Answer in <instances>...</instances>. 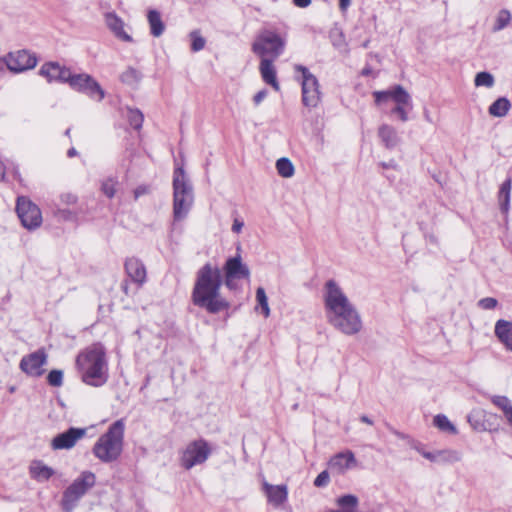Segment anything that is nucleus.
I'll return each mask as SVG.
<instances>
[{
    "label": "nucleus",
    "mask_w": 512,
    "mask_h": 512,
    "mask_svg": "<svg viewBox=\"0 0 512 512\" xmlns=\"http://www.w3.org/2000/svg\"><path fill=\"white\" fill-rule=\"evenodd\" d=\"M76 367L87 385L100 387L108 380L105 350L99 343L92 344L77 355Z\"/></svg>",
    "instance_id": "nucleus-3"
},
{
    "label": "nucleus",
    "mask_w": 512,
    "mask_h": 512,
    "mask_svg": "<svg viewBox=\"0 0 512 512\" xmlns=\"http://www.w3.org/2000/svg\"><path fill=\"white\" fill-rule=\"evenodd\" d=\"M272 59L263 58L259 65V71L263 81L270 85L275 91L280 90V84L277 80L276 68Z\"/></svg>",
    "instance_id": "nucleus-21"
},
{
    "label": "nucleus",
    "mask_w": 512,
    "mask_h": 512,
    "mask_svg": "<svg viewBox=\"0 0 512 512\" xmlns=\"http://www.w3.org/2000/svg\"><path fill=\"white\" fill-rule=\"evenodd\" d=\"M212 453L209 443L204 439L193 440L180 453V465L190 470L206 462Z\"/></svg>",
    "instance_id": "nucleus-9"
},
{
    "label": "nucleus",
    "mask_w": 512,
    "mask_h": 512,
    "mask_svg": "<svg viewBox=\"0 0 512 512\" xmlns=\"http://www.w3.org/2000/svg\"><path fill=\"white\" fill-rule=\"evenodd\" d=\"M117 180L109 178L102 183V192L108 197L113 198L116 193Z\"/></svg>",
    "instance_id": "nucleus-40"
},
{
    "label": "nucleus",
    "mask_w": 512,
    "mask_h": 512,
    "mask_svg": "<svg viewBox=\"0 0 512 512\" xmlns=\"http://www.w3.org/2000/svg\"><path fill=\"white\" fill-rule=\"evenodd\" d=\"M510 108V101L506 97H500L490 105L489 114L494 117H504Z\"/></svg>",
    "instance_id": "nucleus-28"
},
{
    "label": "nucleus",
    "mask_w": 512,
    "mask_h": 512,
    "mask_svg": "<svg viewBox=\"0 0 512 512\" xmlns=\"http://www.w3.org/2000/svg\"><path fill=\"white\" fill-rule=\"evenodd\" d=\"M256 299L262 309L263 315L267 318L270 315V308L268 305V298L265 290L262 287H258L256 290Z\"/></svg>",
    "instance_id": "nucleus-36"
},
{
    "label": "nucleus",
    "mask_w": 512,
    "mask_h": 512,
    "mask_svg": "<svg viewBox=\"0 0 512 512\" xmlns=\"http://www.w3.org/2000/svg\"><path fill=\"white\" fill-rule=\"evenodd\" d=\"M423 115H424V118H425L426 121H428L429 123H432V118H431L430 113H429L428 110H424Z\"/></svg>",
    "instance_id": "nucleus-53"
},
{
    "label": "nucleus",
    "mask_w": 512,
    "mask_h": 512,
    "mask_svg": "<svg viewBox=\"0 0 512 512\" xmlns=\"http://www.w3.org/2000/svg\"><path fill=\"white\" fill-rule=\"evenodd\" d=\"M510 22H511V13L506 9L500 10L497 15L496 22L493 26V31L497 32V31L504 29L505 27H507L510 24Z\"/></svg>",
    "instance_id": "nucleus-33"
},
{
    "label": "nucleus",
    "mask_w": 512,
    "mask_h": 512,
    "mask_svg": "<svg viewBox=\"0 0 512 512\" xmlns=\"http://www.w3.org/2000/svg\"><path fill=\"white\" fill-rule=\"evenodd\" d=\"M86 428L70 427L63 433L56 435L51 441V448L53 450H69L73 448L76 443L86 436Z\"/></svg>",
    "instance_id": "nucleus-13"
},
{
    "label": "nucleus",
    "mask_w": 512,
    "mask_h": 512,
    "mask_svg": "<svg viewBox=\"0 0 512 512\" xmlns=\"http://www.w3.org/2000/svg\"><path fill=\"white\" fill-rule=\"evenodd\" d=\"M474 83L477 87H492L494 84V77L489 72H479L475 76Z\"/></svg>",
    "instance_id": "nucleus-37"
},
{
    "label": "nucleus",
    "mask_w": 512,
    "mask_h": 512,
    "mask_svg": "<svg viewBox=\"0 0 512 512\" xmlns=\"http://www.w3.org/2000/svg\"><path fill=\"white\" fill-rule=\"evenodd\" d=\"M67 83L70 87L78 92L87 94L89 97L102 101L105 97V92L100 84L88 74H70Z\"/></svg>",
    "instance_id": "nucleus-11"
},
{
    "label": "nucleus",
    "mask_w": 512,
    "mask_h": 512,
    "mask_svg": "<svg viewBox=\"0 0 512 512\" xmlns=\"http://www.w3.org/2000/svg\"><path fill=\"white\" fill-rule=\"evenodd\" d=\"M511 186H512L511 179L505 180L502 183L499 193H498L499 205H500V209L503 213H507L509 211Z\"/></svg>",
    "instance_id": "nucleus-27"
},
{
    "label": "nucleus",
    "mask_w": 512,
    "mask_h": 512,
    "mask_svg": "<svg viewBox=\"0 0 512 512\" xmlns=\"http://www.w3.org/2000/svg\"><path fill=\"white\" fill-rule=\"evenodd\" d=\"M223 283L220 268L206 263L196 273L191 299L195 306L210 314H217L230 307V303L221 296Z\"/></svg>",
    "instance_id": "nucleus-1"
},
{
    "label": "nucleus",
    "mask_w": 512,
    "mask_h": 512,
    "mask_svg": "<svg viewBox=\"0 0 512 512\" xmlns=\"http://www.w3.org/2000/svg\"><path fill=\"white\" fill-rule=\"evenodd\" d=\"M294 69L302 74L301 87L303 105L308 108L317 107L321 101L318 79L303 65H295Z\"/></svg>",
    "instance_id": "nucleus-10"
},
{
    "label": "nucleus",
    "mask_w": 512,
    "mask_h": 512,
    "mask_svg": "<svg viewBox=\"0 0 512 512\" xmlns=\"http://www.w3.org/2000/svg\"><path fill=\"white\" fill-rule=\"evenodd\" d=\"M329 468L338 474H343L348 469L357 465V460L352 451L339 452L329 460Z\"/></svg>",
    "instance_id": "nucleus-17"
},
{
    "label": "nucleus",
    "mask_w": 512,
    "mask_h": 512,
    "mask_svg": "<svg viewBox=\"0 0 512 512\" xmlns=\"http://www.w3.org/2000/svg\"><path fill=\"white\" fill-rule=\"evenodd\" d=\"M312 0H293L295 6L300 8H306L311 4Z\"/></svg>",
    "instance_id": "nucleus-47"
},
{
    "label": "nucleus",
    "mask_w": 512,
    "mask_h": 512,
    "mask_svg": "<svg viewBox=\"0 0 512 512\" xmlns=\"http://www.w3.org/2000/svg\"><path fill=\"white\" fill-rule=\"evenodd\" d=\"M148 191H149L148 187H146V186H138L134 190V197H135V199L139 198L141 195H144V194L148 193Z\"/></svg>",
    "instance_id": "nucleus-45"
},
{
    "label": "nucleus",
    "mask_w": 512,
    "mask_h": 512,
    "mask_svg": "<svg viewBox=\"0 0 512 512\" xmlns=\"http://www.w3.org/2000/svg\"><path fill=\"white\" fill-rule=\"evenodd\" d=\"M70 74V69L62 67L56 62L45 63L40 69V75L45 77L48 82L59 81L67 83Z\"/></svg>",
    "instance_id": "nucleus-18"
},
{
    "label": "nucleus",
    "mask_w": 512,
    "mask_h": 512,
    "mask_svg": "<svg viewBox=\"0 0 512 512\" xmlns=\"http://www.w3.org/2000/svg\"><path fill=\"white\" fill-rule=\"evenodd\" d=\"M70 132H71V129H70V128H68V129L65 131V135L69 137V136H70Z\"/></svg>",
    "instance_id": "nucleus-57"
},
{
    "label": "nucleus",
    "mask_w": 512,
    "mask_h": 512,
    "mask_svg": "<svg viewBox=\"0 0 512 512\" xmlns=\"http://www.w3.org/2000/svg\"><path fill=\"white\" fill-rule=\"evenodd\" d=\"M461 456L455 450H438L437 462L438 463H454L460 461Z\"/></svg>",
    "instance_id": "nucleus-32"
},
{
    "label": "nucleus",
    "mask_w": 512,
    "mask_h": 512,
    "mask_svg": "<svg viewBox=\"0 0 512 512\" xmlns=\"http://www.w3.org/2000/svg\"><path fill=\"white\" fill-rule=\"evenodd\" d=\"M285 40L277 33L265 30L261 32L252 44V51L263 58L277 59L283 52Z\"/></svg>",
    "instance_id": "nucleus-8"
},
{
    "label": "nucleus",
    "mask_w": 512,
    "mask_h": 512,
    "mask_svg": "<svg viewBox=\"0 0 512 512\" xmlns=\"http://www.w3.org/2000/svg\"><path fill=\"white\" fill-rule=\"evenodd\" d=\"M234 279H238L237 277H228V276H225V285L229 288V289H233L234 288Z\"/></svg>",
    "instance_id": "nucleus-49"
},
{
    "label": "nucleus",
    "mask_w": 512,
    "mask_h": 512,
    "mask_svg": "<svg viewBox=\"0 0 512 512\" xmlns=\"http://www.w3.org/2000/svg\"><path fill=\"white\" fill-rule=\"evenodd\" d=\"M121 80L123 83L129 85L138 83L140 80L139 72L134 68H128L125 72L122 73Z\"/></svg>",
    "instance_id": "nucleus-38"
},
{
    "label": "nucleus",
    "mask_w": 512,
    "mask_h": 512,
    "mask_svg": "<svg viewBox=\"0 0 512 512\" xmlns=\"http://www.w3.org/2000/svg\"><path fill=\"white\" fill-rule=\"evenodd\" d=\"M382 166H383L384 168H388V167H390V165H388V164H386V163H382Z\"/></svg>",
    "instance_id": "nucleus-59"
},
{
    "label": "nucleus",
    "mask_w": 512,
    "mask_h": 512,
    "mask_svg": "<svg viewBox=\"0 0 512 512\" xmlns=\"http://www.w3.org/2000/svg\"><path fill=\"white\" fill-rule=\"evenodd\" d=\"M422 456L431 462H437V451L436 452H422Z\"/></svg>",
    "instance_id": "nucleus-46"
},
{
    "label": "nucleus",
    "mask_w": 512,
    "mask_h": 512,
    "mask_svg": "<svg viewBox=\"0 0 512 512\" xmlns=\"http://www.w3.org/2000/svg\"><path fill=\"white\" fill-rule=\"evenodd\" d=\"M125 272L127 276L138 286H142L146 282L147 271L144 263L137 257H129L126 259Z\"/></svg>",
    "instance_id": "nucleus-16"
},
{
    "label": "nucleus",
    "mask_w": 512,
    "mask_h": 512,
    "mask_svg": "<svg viewBox=\"0 0 512 512\" xmlns=\"http://www.w3.org/2000/svg\"><path fill=\"white\" fill-rule=\"evenodd\" d=\"M46 354L42 350L33 352L24 356L20 361V369L28 375L40 376L43 373L41 369L46 363Z\"/></svg>",
    "instance_id": "nucleus-15"
},
{
    "label": "nucleus",
    "mask_w": 512,
    "mask_h": 512,
    "mask_svg": "<svg viewBox=\"0 0 512 512\" xmlns=\"http://www.w3.org/2000/svg\"><path fill=\"white\" fill-rule=\"evenodd\" d=\"M224 271L225 276L237 277L238 279L248 278L250 275L248 267L242 263L240 256L229 258L226 261Z\"/></svg>",
    "instance_id": "nucleus-22"
},
{
    "label": "nucleus",
    "mask_w": 512,
    "mask_h": 512,
    "mask_svg": "<svg viewBox=\"0 0 512 512\" xmlns=\"http://www.w3.org/2000/svg\"><path fill=\"white\" fill-rule=\"evenodd\" d=\"M276 169L278 174L284 178L292 177L295 171L292 162L286 157H282L276 161Z\"/></svg>",
    "instance_id": "nucleus-30"
},
{
    "label": "nucleus",
    "mask_w": 512,
    "mask_h": 512,
    "mask_svg": "<svg viewBox=\"0 0 512 512\" xmlns=\"http://www.w3.org/2000/svg\"><path fill=\"white\" fill-rule=\"evenodd\" d=\"M434 425L443 432L450 434H456V427L450 422V420L442 414L436 415L433 420Z\"/></svg>",
    "instance_id": "nucleus-31"
},
{
    "label": "nucleus",
    "mask_w": 512,
    "mask_h": 512,
    "mask_svg": "<svg viewBox=\"0 0 512 512\" xmlns=\"http://www.w3.org/2000/svg\"><path fill=\"white\" fill-rule=\"evenodd\" d=\"M375 103L380 105L388 100L396 103L391 110L392 114L399 116L400 120L406 122L408 120V111L412 109V99L410 94L401 85H395L389 90L373 92Z\"/></svg>",
    "instance_id": "nucleus-7"
},
{
    "label": "nucleus",
    "mask_w": 512,
    "mask_h": 512,
    "mask_svg": "<svg viewBox=\"0 0 512 512\" xmlns=\"http://www.w3.org/2000/svg\"><path fill=\"white\" fill-rule=\"evenodd\" d=\"M266 96H267V91L265 89L257 92L255 94V96L253 97V101H254L255 105H259L266 98Z\"/></svg>",
    "instance_id": "nucleus-44"
},
{
    "label": "nucleus",
    "mask_w": 512,
    "mask_h": 512,
    "mask_svg": "<svg viewBox=\"0 0 512 512\" xmlns=\"http://www.w3.org/2000/svg\"><path fill=\"white\" fill-rule=\"evenodd\" d=\"M497 304H498L497 299H495L493 297L482 298L478 302V306L484 310L494 309L497 306Z\"/></svg>",
    "instance_id": "nucleus-41"
},
{
    "label": "nucleus",
    "mask_w": 512,
    "mask_h": 512,
    "mask_svg": "<svg viewBox=\"0 0 512 512\" xmlns=\"http://www.w3.org/2000/svg\"><path fill=\"white\" fill-rule=\"evenodd\" d=\"M96 484V476L91 471H83L63 492L61 508L63 512H73L80 499Z\"/></svg>",
    "instance_id": "nucleus-6"
},
{
    "label": "nucleus",
    "mask_w": 512,
    "mask_h": 512,
    "mask_svg": "<svg viewBox=\"0 0 512 512\" xmlns=\"http://www.w3.org/2000/svg\"><path fill=\"white\" fill-rule=\"evenodd\" d=\"M414 449L422 455V452H426L421 444L414 445Z\"/></svg>",
    "instance_id": "nucleus-54"
},
{
    "label": "nucleus",
    "mask_w": 512,
    "mask_h": 512,
    "mask_svg": "<svg viewBox=\"0 0 512 512\" xmlns=\"http://www.w3.org/2000/svg\"><path fill=\"white\" fill-rule=\"evenodd\" d=\"M105 23L114 36L124 42H132V36L124 30V21L114 12L105 14Z\"/></svg>",
    "instance_id": "nucleus-20"
},
{
    "label": "nucleus",
    "mask_w": 512,
    "mask_h": 512,
    "mask_svg": "<svg viewBox=\"0 0 512 512\" xmlns=\"http://www.w3.org/2000/svg\"><path fill=\"white\" fill-rule=\"evenodd\" d=\"M360 420H361V422L366 423L368 425H372L373 424V421L368 416H366V415H362L360 417Z\"/></svg>",
    "instance_id": "nucleus-51"
},
{
    "label": "nucleus",
    "mask_w": 512,
    "mask_h": 512,
    "mask_svg": "<svg viewBox=\"0 0 512 512\" xmlns=\"http://www.w3.org/2000/svg\"><path fill=\"white\" fill-rule=\"evenodd\" d=\"M363 46L366 48L368 46V42H364Z\"/></svg>",
    "instance_id": "nucleus-60"
},
{
    "label": "nucleus",
    "mask_w": 512,
    "mask_h": 512,
    "mask_svg": "<svg viewBox=\"0 0 512 512\" xmlns=\"http://www.w3.org/2000/svg\"><path fill=\"white\" fill-rule=\"evenodd\" d=\"M147 20L151 35L160 37L165 31V24L162 21L160 12L155 9L148 10Z\"/></svg>",
    "instance_id": "nucleus-25"
},
{
    "label": "nucleus",
    "mask_w": 512,
    "mask_h": 512,
    "mask_svg": "<svg viewBox=\"0 0 512 512\" xmlns=\"http://www.w3.org/2000/svg\"><path fill=\"white\" fill-rule=\"evenodd\" d=\"M370 73H371V69H370V68H365V69H363V71H362V74H363V75H369Z\"/></svg>",
    "instance_id": "nucleus-55"
},
{
    "label": "nucleus",
    "mask_w": 512,
    "mask_h": 512,
    "mask_svg": "<svg viewBox=\"0 0 512 512\" xmlns=\"http://www.w3.org/2000/svg\"><path fill=\"white\" fill-rule=\"evenodd\" d=\"M62 202L67 205H73L77 202V196L72 193H66L61 196Z\"/></svg>",
    "instance_id": "nucleus-43"
},
{
    "label": "nucleus",
    "mask_w": 512,
    "mask_h": 512,
    "mask_svg": "<svg viewBox=\"0 0 512 512\" xmlns=\"http://www.w3.org/2000/svg\"><path fill=\"white\" fill-rule=\"evenodd\" d=\"M189 36L191 39V50L193 52L201 51L205 47L206 40L201 36L199 30L191 31Z\"/></svg>",
    "instance_id": "nucleus-35"
},
{
    "label": "nucleus",
    "mask_w": 512,
    "mask_h": 512,
    "mask_svg": "<svg viewBox=\"0 0 512 512\" xmlns=\"http://www.w3.org/2000/svg\"><path fill=\"white\" fill-rule=\"evenodd\" d=\"M243 227V222L238 221L237 219L234 221L232 225V231L235 233H240Z\"/></svg>",
    "instance_id": "nucleus-48"
},
{
    "label": "nucleus",
    "mask_w": 512,
    "mask_h": 512,
    "mask_svg": "<svg viewBox=\"0 0 512 512\" xmlns=\"http://www.w3.org/2000/svg\"><path fill=\"white\" fill-rule=\"evenodd\" d=\"M124 430L123 419L115 421L95 443L93 447L95 457L105 463L117 460L123 450Z\"/></svg>",
    "instance_id": "nucleus-4"
},
{
    "label": "nucleus",
    "mask_w": 512,
    "mask_h": 512,
    "mask_svg": "<svg viewBox=\"0 0 512 512\" xmlns=\"http://www.w3.org/2000/svg\"><path fill=\"white\" fill-rule=\"evenodd\" d=\"M329 483V474L327 471H322L314 480L316 487H324Z\"/></svg>",
    "instance_id": "nucleus-42"
},
{
    "label": "nucleus",
    "mask_w": 512,
    "mask_h": 512,
    "mask_svg": "<svg viewBox=\"0 0 512 512\" xmlns=\"http://www.w3.org/2000/svg\"><path fill=\"white\" fill-rule=\"evenodd\" d=\"M262 488L268 502L273 506L278 507L286 502L288 497V488L286 485H272L267 481H264L262 483Z\"/></svg>",
    "instance_id": "nucleus-19"
},
{
    "label": "nucleus",
    "mask_w": 512,
    "mask_h": 512,
    "mask_svg": "<svg viewBox=\"0 0 512 512\" xmlns=\"http://www.w3.org/2000/svg\"><path fill=\"white\" fill-rule=\"evenodd\" d=\"M4 68V62L0 60V71Z\"/></svg>",
    "instance_id": "nucleus-58"
},
{
    "label": "nucleus",
    "mask_w": 512,
    "mask_h": 512,
    "mask_svg": "<svg viewBox=\"0 0 512 512\" xmlns=\"http://www.w3.org/2000/svg\"><path fill=\"white\" fill-rule=\"evenodd\" d=\"M351 3V0H339V7L342 11H345Z\"/></svg>",
    "instance_id": "nucleus-50"
},
{
    "label": "nucleus",
    "mask_w": 512,
    "mask_h": 512,
    "mask_svg": "<svg viewBox=\"0 0 512 512\" xmlns=\"http://www.w3.org/2000/svg\"><path fill=\"white\" fill-rule=\"evenodd\" d=\"M30 475L37 481H47L55 473V471L45 465L42 461H33L29 467Z\"/></svg>",
    "instance_id": "nucleus-24"
},
{
    "label": "nucleus",
    "mask_w": 512,
    "mask_h": 512,
    "mask_svg": "<svg viewBox=\"0 0 512 512\" xmlns=\"http://www.w3.org/2000/svg\"><path fill=\"white\" fill-rule=\"evenodd\" d=\"M49 385L53 387H60L63 384V372L61 370H51L47 376Z\"/></svg>",
    "instance_id": "nucleus-39"
},
{
    "label": "nucleus",
    "mask_w": 512,
    "mask_h": 512,
    "mask_svg": "<svg viewBox=\"0 0 512 512\" xmlns=\"http://www.w3.org/2000/svg\"><path fill=\"white\" fill-rule=\"evenodd\" d=\"M16 212L22 225L28 230L36 229L42 223V214L40 209L26 197H18Z\"/></svg>",
    "instance_id": "nucleus-12"
},
{
    "label": "nucleus",
    "mask_w": 512,
    "mask_h": 512,
    "mask_svg": "<svg viewBox=\"0 0 512 512\" xmlns=\"http://www.w3.org/2000/svg\"><path fill=\"white\" fill-rule=\"evenodd\" d=\"M76 155H77V151H76V149H75V148H73V147H72V148H70V149L67 151V156H68V157H74V156H76Z\"/></svg>",
    "instance_id": "nucleus-52"
},
{
    "label": "nucleus",
    "mask_w": 512,
    "mask_h": 512,
    "mask_svg": "<svg viewBox=\"0 0 512 512\" xmlns=\"http://www.w3.org/2000/svg\"><path fill=\"white\" fill-rule=\"evenodd\" d=\"M122 288H123L125 294H128V285L126 283L123 285Z\"/></svg>",
    "instance_id": "nucleus-56"
},
{
    "label": "nucleus",
    "mask_w": 512,
    "mask_h": 512,
    "mask_svg": "<svg viewBox=\"0 0 512 512\" xmlns=\"http://www.w3.org/2000/svg\"><path fill=\"white\" fill-rule=\"evenodd\" d=\"M492 403L500 408L509 425L512 427V403L506 396L495 395L491 398Z\"/></svg>",
    "instance_id": "nucleus-29"
},
{
    "label": "nucleus",
    "mask_w": 512,
    "mask_h": 512,
    "mask_svg": "<svg viewBox=\"0 0 512 512\" xmlns=\"http://www.w3.org/2000/svg\"><path fill=\"white\" fill-rule=\"evenodd\" d=\"M194 203L193 186L183 167H177L173 175V217L181 221L187 217Z\"/></svg>",
    "instance_id": "nucleus-5"
},
{
    "label": "nucleus",
    "mask_w": 512,
    "mask_h": 512,
    "mask_svg": "<svg viewBox=\"0 0 512 512\" xmlns=\"http://www.w3.org/2000/svg\"><path fill=\"white\" fill-rule=\"evenodd\" d=\"M495 335L505 348L512 352V322L498 320L495 324Z\"/></svg>",
    "instance_id": "nucleus-23"
},
{
    "label": "nucleus",
    "mask_w": 512,
    "mask_h": 512,
    "mask_svg": "<svg viewBox=\"0 0 512 512\" xmlns=\"http://www.w3.org/2000/svg\"><path fill=\"white\" fill-rule=\"evenodd\" d=\"M325 288L324 302L329 323L345 335L360 332L361 317L338 284L334 280H329Z\"/></svg>",
    "instance_id": "nucleus-2"
},
{
    "label": "nucleus",
    "mask_w": 512,
    "mask_h": 512,
    "mask_svg": "<svg viewBox=\"0 0 512 512\" xmlns=\"http://www.w3.org/2000/svg\"><path fill=\"white\" fill-rule=\"evenodd\" d=\"M128 121L129 124L136 130H140L143 125L144 116L142 112L138 109H129L128 110Z\"/></svg>",
    "instance_id": "nucleus-34"
},
{
    "label": "nucleus",
    "mask_w": 512,
    "mask_h": 512,
    "mask_svg": "<svg viewBox=\"0 0 512 512\" xmlns=\"http://www.w3.org/2000/svg\"><path fill=\"white\" fill-rule=\"evenodd\" d=\"M37 64V58L29 51L21 50L16 53H10L4 63L10 71L22 72L28 69H32Z\"/></svg>",
    "instance_id": "nucleus-14"
},
{
    "label": "nucleus",
    "mask_w": 512,
    "mask_h": 512,
    "mask_svg": "<svg viewBox=\"0 0 512 512\" xmlns=\"http://www.w3.org/2000/svg\"><path fill=\"white\" fill-rule=\"evenodd\" d=\"M378 135L381 138L382 142L389 149L395 147L398 144L399 138L397 136L396 130L387 124H383L379 127Z\"/></svg>",
    "instance_id": "nucleus-26"
}]
</instances>
